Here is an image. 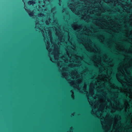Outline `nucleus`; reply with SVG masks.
Instances as JSON below:
<instances>
[{
	"label": "nucleus",
	"instance_id": "1",
	"mask_svg": "<svg viewBox=\"0 0 132 132\" xmlns=\"http://www.w3.org/2000/svg\"><path fill=\"white\" fill-rule=\"evenodd\" d=\"M34 3V1L33 0H31L29 1L28 2V4L29 5H30Z\"/></svg>",
	"mask_w": 132,
	"mask_h": 132
},
{
	"label": "nucleus",
	"instance_id": "2",
	"mask_svg": "<svg viewBox=\"0 0 132 132\" xmlns=\"http://www.w3.org/2000/svg\"><path fill=\"white\" fill-rule=\"evenodd\" d=\"M117 84L119 86H121V84H120V83L119 82H117Z\"/></svg>",
	"mask_w": 132,
	"mask_h": 132
},
{
	"label": "nucleus",
	"instance_id": "3",
	"mask_svg": "<svg viewBox=\"0 0 132 132\" xmlns=\"http://www.w3.org/2000/svg\"><path fill=\"white\" fill-rule=\"evenodd\" d=\"M29 14L30 16H31L32 15L33 13L32 12H31L30 13H29Z\"/></svg>",
	"mask_w": 132,
	"mask_h": 132
},
{
	"label": "nucleus",
	"instance_id": "4",
	"mask_svg": "<svg viewBox=\"0 0 132 132\" xmlns=\"http://www.w3.org/2000/svg\"><path fill=\"white\" fill-rule=\"evenodd\" d=\"M126 98L127 100H130V98L128 97H126Z\"/></svg>",
	"mask_w": 132,
	"mask_h": 132
},
{
	"label": "nucleus",
	"instance_id": "5",
	"mask_svg": "<svg viewBox=\"0 0 132 132\" xmlns=\"http://www.w3.org/2000/svg\"><path fill=\"white\" fill-rule=\"evenodd\" d=\"M129 132H132V128L129 130Z\"/></svg>",
	"mask_w": 132,
	"mask_h": 132
},
{
	"label": "nucleus",
	"instance_id": "6",
	"mask_svg": "<svg viewBox=\"0 0 132 132\" xmlns=\"http://www.w3.org/2000/svg\"><path fill=\"white\" fill-rule=\"evenodd\" d=\"M125 88H127V86L126 85H125Z\"/></svg>",
	"mask_w": 132,
	"mask_h": 132
},
{
	"label": "nucleus",
	"instance_id": "7",
	"mask_svg": "<svg viewBox=\"0 0 132 132\" xmlns=\"http://www.w3.org/2000/svg\"><path fill=\"white\" fill-rule=\"evenodd\" d=\"M121 94H122V95H123L124 96H125L122 93H121Z\"/></svg>",
	"mask_w": 132,
	"mask_h": 132
},
{
	"label": "nucleus",
	"instance_id": "8",
	"mask_svg": "<svg viewBox=\"0 0 132 132\" xmlns=\"http://www.w3.org/2000/svg\"><path fill=\"white\" fill-rule=\"evenodd\" d=\"M42 14V15H43V14Z\"/></svg>",
	"mask_w": 132,
	"mask_h": 132
},
{
	"label": "nucleus",
	"instance_id": "9",
	"mask_svg": "<svg viewBox=\"0 0 132 132\" xmlns=\"http://www.w3.org/2000/svg\"><path fill=\"white\" fill-rule=\"evenodd\" d=\"M131 56H132V55H131Z\"/></svg>",
	"mask_w": 132,
	"mask_h": 132
}]
</instances>
